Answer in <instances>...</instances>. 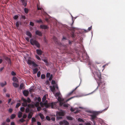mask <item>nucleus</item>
<instances>
[{
  "instance_id": "40",
  "label": "nucleus",
  "mask_w": 125,
  "mask_h": 125,
  "mask_svg": "<svg viewBox=\"0 0 125 125\" xmlns=\"http://www.w3.org/2000/svg\"><path fill=\"white\" fill-rule=\"evenodd\" d=\"M35 105L36 107H38L39 105V103L38 102H37L35 104Z\"/></svg>"
},
{
  "instance_id": "24",
  "label": "nucleus",
  "mask_w": 125,
  "mask_h": 125,
  "mask_svg": "<svg viewBox=\"0 0 125 125\" xmlns=\"http://www.w3.org/2000/svg\"><path fill=\"white\" fill-rule=\"evenodd\" d=\"M16 115L15 114H12L10 116V118L13 119L15 118L16 117Z\"/></svg>"
},
{
  "instance_id": "50",
  "label": "nucleus",
  "mask_w": 125,
  "mask_h": 125,
  "mask_svg": "<svg viewBox=\"0 0 125 125\" xmlns=\"http://www.w3.org/2000/svg\"><path fill=\"white\" fill-rule=\"evenodd\" d=\"M11 74L13 76H15L16 75V73L13 71H12L11 72Z\"/></svg>"
},
{
  "instance_id": "43",
  "label": "nucleus",
  "mask_w": 125,
  "mask_h": 125,
  "mask_svg": "<svg viewBox=\"0 0 125 125\" xmlns=\"http://www.w3.org/2000/svg\"><path fill=\"white\" fill-rule=\"evenodd\" d=\"M41 75V72L40 71H38L37 73V76L38 77H40Z\"/></svg>"
},
{
  "instance_id": "36",
  "label": "nucleus",
  "mask_w": 125,
  "mask_h": 125,
  "mask_svg": "<svg viewBox=\"0 0 125 125\" xmlns=\"http://www.w3.org/2000/svg\"><path fill=\"white\" fill-rule=\"evenodd\" d=\"M36 58L39 60L40 61L41 60V58L38 55H36L35 56Z\"/></svg>"
},
{
  "instance_id": "52",
  "label": "nucleus",
  "mask_w": 125,
  "mask_h": 125,
  "mask_svg": "<svg viewBox=\"0 0 125 125\" xmlns=\"http://www.w3.org/2000/svg\"><path fill=\"white\" fill-rule=\"evenodd\" d=\"M52 74H51L50 76V78H49V80L50 81H51L52 79Z\"/></svg>"
},
{
  "instance_id": "3",
  "label": "nucleus",
  "mask_w": 125,
  "mask_h": 125,
  "mask_svg": "<svg viewBox=\"0 0 125 125\" xmlns=\"http://www.w3.org/2000/svg\"><path fill=\"white\" fill-rule=\"evenodd\" d=\"M48 101L47 100L43 104L44 106L47 108H48L51 106L52 108H53L54 106L55 105V103L52 102L51 103H48Z\"/></svg>"
},
{
  "instance_id": "38",
  "label": "nucleus",
  "mask_w": 125,
  "mask_h": 125,
  "mask_svg": "<svg viewBox=\"0 0 125 125\" xmlns=\"http://www.w3.org/2000/svg\"><path fill=\"white\" fill-rule=\"evenodd\" d=\"M51 75H50V74L49 73H47L46 77L47 78H48L50 77Z\"/></svg>"
},
{
  "instance_id": "35",
  "label": "nucleus",
  "mask_w": 125,
  "mask_h": 125,
  "mask_svg": "<svg viewBox=\"0 0 125 125\" xmlns=\"http://www.w3.org/2000/svg\"><path fill=\"white\" fill-rule=\"evenodd\" d=\"M19 121L21 123H23L25 121V120L23 118H21L19 120Z\"/></svg>"
},
{
  "instance_id": "8",
  "label": "nucleus",
  "mask_w": 125,
  "mask_h": 125,
  "mask_svg": "<svg viewBox=\"0 0 125 125\" xmlns=\"http://www.w3.org/2000/svg\"><path fill=\"white\" fill-rule=\"evenodd\" d=\"M26 35L29 36L30 38L32 37V34L29 31H26Z\"/></svg>"
},
{
  "instance_id": "20",
  "label": "nucleus",
  "mask_w": 125,
  "mask_h": 125,
  "mask_svg": "<svg viewBox=\"0 0 125 125\" xmlns=\"http://www.w3.org/2000/svg\"><path fill=\"white\" fill-rule=\"evenodd\" d=\"M7 84L6 82H5L4 83H0V85H1L2 87L4 86L5 85H6Z\"/></svg>"
},
{
  "instance_id": "30",
  "label": "nucleus",
  "mask_w": 125,
  "mask_h": 125,
  "mask_svg": "<svg viewBox=\"0 0 125 125\" xmlns=\"http://www.w3.org/2000/svg\"><path fill=\"white\" fill-rule=\"evenodd\" d=\"M24 87V84L23 83H21L20 85V89H22Z\"/></svg>"
},
{
  "instance_id": "39",
  "label": "nucleus",
  "mask_w": 125,
  "mask_h": 125,
  "mask_svg": "<svg viewBox=\"0 0 125 125\" xmlns=\"http://www.w3.org/2000/svg\"><path fill=\"white\" fill-rule=\"evenodd\" d=\"M77 120H78V121L79 122H84V121L82 119L80 118H78Z\"/></svg>"
},
{
  "instance_id": "58",
  "label": "nucleus",
  "mask_w": 125,
  "mask_h": 125,
  "mask_svg": "<svg viewBox=\"0 0 125 125\" xmlns=\"http://www.w3.org/2000/svg\"><path fill=\"white\" fill-rule=\"evenodd\" d=\"M55 81L52 80V84H55Z\"/></svg>"
},
{
  "instance_id": "13",
  "label": "nucleus",
  "mask_w": 125,
  "mask_h": 125,
  "mask_svg": "<svg viewBox=\"0 0 125 125\" xmlns=\"http://www.w3.org/2000/svg\"><path fill=\"white\" fill-rule=\"evenodd\" d=\"M50 87L51 91L52 92H54L55 91V86L53 85L52 86H50Z\"/></svg>"
},
{
  "instance_id": "1",
  "label": "nucleus",
  "mask_w": 125,
  "mask_h": 125,
  "mask_svg": "<svg viewBox=\"0 0 125 125\" xmlns=\"http://www.w3.org/2000/svg\"><path fill=\"white\" fill-rule=\"evenodd\" d=\"M93 74L94 75V77L95 79V78L96 76H97L98 78V80H97V83L98 84V86L96 88L97 89L98 88V87L101 85V84L102 83L103 85H104L105 84L104 83L102 82L101 81L102 78L101 76V74L100 72H94Z\"/></svg>"
},
{
  "instance_id": "25",
  "label": "nucleus",
  "mask_w": 125,
  "mask_h": 125,
  "mask_svg": "<svg viewBox=\"0 0 125 125\" xmlns=\"http://www.w3.org/2000/svg\"><path fill=\"white\" fill-rule=\"evenodd\" d=\"M24 11L25 13L27 14L29 12V10L28 9L26 8H25L24 9Z\"/></svg>"
},
{
  "instance_id": "29",
  "label": "nucleus",
  "mask_w": 125,
  "mask_h": 125,
  "mask_svg": "<svg viewBox=\"0 0 125 125\" xmlns=\"http://www.w3.org/2000/svg\"><path fill=\"white\" fill-rule=\"evenodd\" d=\"M42 60L46 63V65H48V63L47 61V60L46 59H43Z\"/></svg>"
},
{
  "instance_id": "31",
  "label": "nucleus",
  "mask_w": 125,
  "mask_h": 125,
  "mask_svg": "<svg viewBox=\"0 0 125 125\" xmlns=\"http://www.w3.org/2000/svg\"><path fill=\"white\" fill-rule=\"evenodd\" d=\"M58 100L59 102H62V98L60 96L58 97Z\"/></svg>"
},
{
  "instance_id": "63",
  "label": "nucleus",
  "mask_w": 125,
  "mask_h": 125,
  "mask_svg": "<svg viewBox=\"0 0 125 125\" xmlns=\"http://www.w3.org/2000/svg\"><path fill=\"white\" fill-rule=\"evenodd\" d=\"M43 104V103H42V102H41L40 103V105L42 107L44 106V105Z\"/></svg>"
},
{
  "instance_id": "57",
  "label": "nucleus",
  "mask_w": 125,
  "mask_h": 125,
  "mask_svg": "<svg viewBox=\"0 0 125 125\" xmlns=\"http://www.w3.org/2000/svg\"><path fill=\"white\" fill-rule=\"evenodd\" d=\"M21 18H23L24 19H26V17L25 16L22 15H21Z\"/></svg>"
},
{
  "instance_id": "4",
  "label": "nucleus",
  "mask_w": 125,
  "mask_h": 125,
  "mask_svg": "<svg viewBox=\"0 0 125 125\" xmlns=\"http://www.w3.org/2000/svg\"><path fill=\"white\" fill-rule=\"evenodd\" d=\"M22 100L23 102V103H22V105L24 107H25L27 106V102L29 103L31 102V100L29 97L27 98V100L23 98H22Z\"/></svg>"
},
{
  "instance_id": "41",
  "label": "nucleus",
  "mask_w": 125,
  "mask_h": 125,
  "mask_svg": "<svg viewBox=\"0 0 125 125\" xmlns=\"http://www.w3.org/2000/svg\"><path fill=\"white\" fill-rule=\"evenodd\" d=\"M21 105V104L20 103H18L16 104V107L17 108H18Z\"/></svg>"
},
{
  "instance_id": "62",
  "label": "nucleus",
  "mask_w": 125,
  "mask_h": 125,
  "mask_svg": "<svg viewBox=\"0 0 125 125\" xmlns=\"http://www.w3.org/2000/svg\"><path fill=\"white\" fill-rule=\"evenodd\" d=\"M43 40L46 43H47V40H46L45 38H44Z\"/></svg>"
},
{
  "instance_id": "23",
  "label": "nucleus",
  "mask_w": 125,
  "mask_h": 125,
  "mask_svg": "<svg viewBox=\"0 0 125 125\" xmlns=\"http://www.w3.org/2000/svg\"><path fill=\"white\" fill-rule=\"evenodd\" d=\"M34 74L36 73L38 71V69L37 68H35L33 70Z\"/></svg>"
},
{
  "instance_id": "60",
  "label": "nucleus",
  "mask_w": 125,
  "mask_h": 125,
  "mask_svg": "<svg viewBox=\"0 0 125 125\" xmlns=\"http://www.w3.org/2000/svg\"><path fill=\"white\" fill-rule=\"evenodd\" d=\"M51 119L53 121H55V118L54 117H52L51 118Z\"/></svg>"
},
{
  "instance_id": "32",
  "label": "nucleus",
  "mask_w": 125,
  "mask_h": 125,
  "mask_svg": "<svg viewBox=\"0 0 125 125\" xmlns=\"http://www.w3.org/2000/svg\"><path fill=\"white\" fill-rule=\"evenodd\" d=\"M78 87V86L74 90H73L72 92L69 93V95H70L71 94L73 93V92L77 89Z\"/></svg>"
},
{
  "instance_id": "56",
  "label": "nucleus",
  "mask_w": 125,
  "mask_h": 125,
  "mask_svg": "<svg viewBox=\"0 0 125 125\" xmlns=\"http://www.w3.org/2000/svg\"><path fill=\"white\" fill-rule=\"evenodd\" d=\"M30 25L31 26H33L34 25V23L32 22H30Z\"/></svg>"
},
{
  "instance_id": "9",
  "label": "nucleus",
  "mask_w": 125,
  "mask_h": 125,
  "mask_svg": "<svg viewBox=\"0 0 125 125\" xmlns=\"http://www.w3.org/2000/svg\"><path fill=\"white\" fill-rule=\"evenodd\" d=\"M35 34L36 35L40 36H42V33L41 31L38 30H37L36 31Z\"/></svg>"
},
{
  "instance_id": "53",
  "label": "nucleus",
  "mask_w": 125,
  "mask_h": 125,
  "mask_svg": "<svg viewBox=\"0 0 125 125\" xmlns=\"http://www.w3.org/2000/svg\"><path fill=\"white\" fill-rule=\"evenodd\" d=\"M63 106L64 107H68V106L67 104H63Z\"/></svg>"
},
{
  "instance_id": "22",
  "label": "nucleus",
  "mask_w": 125,
  "mask_h": 125,
  "mask_svg": "<svg viewBox=\"0 0 125 125\" xmlns=\"http://www.w3.org/2000/svg\"><path fill=\"white\" fill-rule=\"evenodd\" d=\"M22 113L20 112H19L18 114V117L19 118H21L22 116Z\"/></svg>"
},
{
  "instance_id": "19",
  "label": "nucleus",
  "mask_w": 125,
  "mask_h": 125,
  "mask_svg": "<svg viewBox=\"0 0 125 125\" xmlns=\"http://www.w3.org/2000/svg\"><path fill=\"white\" fill-rule=\"evenodd\" d=\"M39 115L42 120H43L44 119V117L42 114L41 113H40L39 114Z\"/></svg>"
},
{
  "instance_id": "12",
  "label": "nucleus",
  "mask_w": 125,
  "mask_h": 125,
  "mask_svg": "<svg viewBox=\"0 0 125 125\" xmlns=\"http://www.w3.org/2000/svg\"><path fill=\"white\" fill-rule=\"evenodd\" d=\"M41 28L44 29H47L48 28V27L47 25H41L40 26Z\"/></svg>"
},
{
  "instance_id": "34",
  "label": "nucleus",
  "mask_w": 125,
  "mask_h": 125,
  "mask_svg": "<svg viewBox=\"0 0 125 125\" xmlns=\"http://www.w3.org/2000/svg\"><path fill=\"white\" fill-rule=\"evenodd\" d=\"M41 77L42 79H44L45 78V75L44 74H42L41 75Z\"/></svg>"
},
{
  "instance_id": "10",
  "label": "nucleus",
  "mask_w": 125,
  "mask_h": 125,
  "mask_svg": "<svg viewBox=\"0 0 125 125\" xmlns=\"http://www.w3.org/2000/svg\"><path fill=\"white\" fill-rule=\"evenodd\" d=\"M23 93L25 96L27 97L28 96L29 92L28 91L24 90L23 92Z\"/></svg>"
},
{
  "instance_id": "47",
  "label": "nucleus",
  "mask_w": 125,
  "mask_h": 125,
  "mask_svg": "<svg viewBox=\"0 0 125 125\" xmlns=\"http://www.w3.org/2000/svg\"><path fill=\"white\" fill-rule=\"evenodd\" d=\"M30 109L29 108H27L25 109V111L26 113H28L29 112Z\"/></svg>"
},
{
  "instance_id": "21",
  "label": "nucleus",
  "mask_w": 125,
  "mask_h": 125,
  "mask_svg": "<svg viewBox=\"0 0 125 125\" xmlns=\"http://www.w3.org/2000/svg\"><path fill=\"white\" fill-rule=\"evenodd\" d=\"M13 86L15 88H17L19 87V85L17 83H13Z\"/></svg>"
},
{
  "instance_id": "46",
  "label": "nucleus",
  "mask_w": 125,
  "mask_h": 125,
  "mask_svg": "<svg viewBox=\"0 0 125 125\" xmlns=\"http://www.w3.org/2000/svg\"><path fill=\"white\" fill-rule=\"evenodd\" d=\"M53 39L54 40V41L55 42H56V43H58V41H57V39L56 37H53Z\"/></svg>"
},
{
  "instance_id": "33",
  "label": "nucleus",
  "mask_w": 125,
  "mask_h": 125,
  "mask_svg": "<svg viewBox=\"0 0 125 125\" xmlns=\"http://www.w3.org/2000/svg\"><path fill=\"white\" fill-rule=\"evenodd\" d=\"M60 94V93L57 92L55 94V96L56 97H57L58 96V97L59 96V95Z\"/></svg>"
},
{
  "instance_id": "59",
  "label": "nucleus",
  "mask_w": 125,
  "mask_h": 125,
  "mask_svg": "<svg viewBox=\"0 0 125 125\" xmlns=\"http://www.w3.org/2000/svg\"><path fill=\"white\" fill-rule=\"evenodd\" d=\"M25 39L28 42H29V38L28 37H27Z\"/></svg>"
},
{
  "instance_id": "48",
  "label": "nucleus",
  "mask_w": 125,
  "mask_h": 125,
  "mask_svg": "<svg viewBox=\"0 0 125 125\" xmlns=\"http://www.w3.org/2000/svg\"><path fill=\"white\" fill-rule=\"evenodd\" d=\"M46 119L48 121H50V117L48 116H46Z\"/></svg>"
},
{
  "instance_id": "6",
  "label": "nucleus",
  "mask_w": 125,
  "mask_h": 125,
  "mask_svg": "<svg viewBox=\"0 0 125 125\" xmlns=\"http://www.w3.org/2000/svg\"><path fill=\"white\" fill-rule=\"evenodd\" d=\"M59 123L60 125H69V122L65 120L61 121Z\"/></svg>"
},
{
  "instance_id": "5",
  "label": "nucleus",
  "mask_w": 125,
  "mask_h": 125,
  "mask_svg": "<svg viewBox=\"0 0 125 125\" xmlns=\"http://www.w3.org/2000/svg\"><path fill=\"white\" fill-rule=\"evenodd\" d=\"M27 63L29 65H32V66L35 67H37L38 65L33 61L30 59H29L27 61Z\"/></svg>"
},
{
  "instance_id": "14",
  "label": "nucleus",
  "mask_w": 125,
  "mask_h": 125,
  "mask_svg": "<svg viewBox=\"0 0 125 125\" xmlns=\"http://www.w3.org/2000/svg\"><path fill=\"white\" fill-rule=\"evenodd\" d=\"M57 114L60 116H63L64 115V114L62 112H57Z\"/></svg>"
},
{
  "instance_id": "26",
  "label": "nucleus",
  "mask_w": 125,
  "mask_h": 125,
  "mask_svg": "<svg viewBox=\"0 0 125 125\" xmlns=\"http://www.w3.org/2000/svg\"><path fill=\"white\" fill-rule=\"evenodd\" d=\"M12 80L14 82H17L18 80L17 78L15 77H13L12 78Z\"/></svg>"
},
{
  "instance_id": "11",
  "label": "nucleus",
  "mask_w": 125,
  "mask_h": 125,
  "mask_svg": "<svg viewBox=\"0 0 125 125\" xmlns=\"http://www.w3.org/2000/svg\"><path fill=\"white\" fill-rule=\"evenodd\" d=\"M36 52L39 55H42V52L41 49H37L36 50Z\"/></svg>"
},
{
  "instance_id": "55",
  "label": "nucleus",
  "mask_w": 125,
  "mask_h": 125,
  "mask_svg": "<svg viewBox=\"0 0 125 125\" xmlns=\"http://www.w3.org/2000/svg\"><path fill=\"white\" fill-rule=\"evenodd\" d=\"M27 116L26 114H24L22 116V118H23L25 119L26 118Z\"/></svg>"
},
{
  "instance_id": "61",
  "label": "nucleus",
  "mask_w": 125,
  "mask_h": 125,
  "mask_svg": "<svg viewBox=\"0 0 125 125\" xmlns=\"http://www.w3.org/2000/svg\"><path fill=\"white\" fill-rule=\"evenodd\" d=\"M9 112L11 113L12 111V110L11 109H9Z\"/></svg>"
},
{
  "instance_id": "37",
  "label": "nucleus",
  "mask_w": 125,
  "mask_h": 125,
  "mask_svg": "<svg viewBox=\"0 0 125 125\" xmlns=\"http://www.w3.org/2000/svg\"><path fill=\"white\" fill-rule=\"evenodd\" d=\"M46 99V96L45 95H44L43 97L42 98V101L44 102Z\"/></svg>"
},
{
  "instance_id": "16",
  "label": "nucleus",
  "mask_w": 125,
  "mask_h": 125,
  "mask_svg": "<svg viewBox=\"0 0 125 125\" xmlns=\"http://www.w3.org/2000/svg\"><path fill=\"white\" fill-rule=\"evenodd\" d=\"M34 91V89L33 87H31L29 90V91L30 93L33 92Z\"/></svg>"
},
{
  "instance_id": "44",
  "label": "nucleus",
  "mask_w": 125,
  "mask_h": 125,
  "mask_svg": "<svg viewBox=\"0 0 125 125\" xmlns=\"http://www.w3.org/2000/svg\"><path fill=\"white\" fill-rule=\"evenodd\" d=\"M25 110V108L24 107H21L20 109L21 111L22 112H24Z\"/></svg>"
},
{
  "instance_id": "51",
  "label": "nucleus",
  "mask_w": 125,
  "mask_h": 125,
  "mask_svg": "<svg viewBox=\"0 0 125 125\" xmlns=\"http://www.w3.org/2000/svg\"><path fill=\"white\" fill-rule=\"evenodd\" d=\"M41 109V107L39 106L37 108V110L38 111H40Z\"/></svg>"
},
{
  "instance_id": "49",
  "label": "nucleus",
  "mask_w": 125,
  "mask_h": 125,
  "mask_svg": "<svg viewBox=\"0 0 125 125\" xmlns=\"http://www.w3.org/2000/svg\"><path fill=\"white\" fill-rule=\"evenodd\" d=\"M19 23L18 21H17L16 23V25L17 27L18 28L19 26Z\"/></svg>"
},
{
  "instance_id": "42",
  "label": "nucleus",
  "mask_w": 125,
  "mask_h": 125,
  "mask_svg": "<svg viewBox=\"0 0 125 125\" xmlns=\"http://www.w3.org/2000/svg\"><path fill=\"white\" fill-rule=\"evenodd\" d=\"M37 6L38 10H40L42 11V10H43V9L42 8L40 7L39 6H38V5H37Z\"/></svg>"
},
{
  "instance_id": "45",
  "label": "nucleus",
  "mask_w": 125,
  "mask_h": 125,
  "mask_svg": "<svg viewBox=\"0 0 125 125\" xmlns=\"http://www.w3.org/2000/svg\"><path fill=\"white\" fill-rule=\"evenodd\" d=\"M19 17V16L17 15H15L13 17V18L15 20L17 19Z\"/></svg>"
},
{
  "instance_id": "64",
  "label": "nucleus",
  "mask_w": 125,
  "mask_h": 125,
  "mask_svg": "<svg viewBox=\"0 0 125 125\" xmlns=\"http://www.w3.org/2000/svg\"><path fill=\"white\" fill-rule=\"evenodd\" d=\"M37 125H41V123L38 121L37 122Z\"/></svg>"
},
{
  "instance_id": "15",
  "label": "nucleus",
  "mask_w": 125,
  "mask_h": 125,
  "mask_svg": "<svg viewBox=\"0 0 125 125\" xmlns=\"http://www.w3.org/2000/svg\"><path fill=\"white\" fill-rule=\"evenodd\" d=\"M21 1L23 5L25 7L27 5V3L25 0H21Z\"/></svg>"
},
{
  "instance_id": "2",
  "label": "nucleus",
  "mask_w": 125,
  "mask_h": 125,
  "mask_svg": "<svg viewBox=\"0 0 125 125\" xmlns=\"http://www.w3.org/2000/svg\"><path fill=\"white\" fill-rule=\"evenodd\" d=\"M30 42L31 44L33 45H35L38 48L40 47V43L36 40L33 39H30Z\"/></svg>"
},
{
  "instance_id": "7",
  "label": "nucleus",
  "mask_w": 125,
  "mask_h": 125,
  "mask_svg": "<svg viewBox=\"0 0 125 125\" xmlns=\"http://www.w3.org/2000/svg\"><path fill=\"white\" fill-rule=\"evenodd\" d=\"M98 114L97 113H94L93 114L91 115V119L92 121H93L95 119L97 115H98Z\"/></svg>"
},
{
  "instance_id": "28",
  "label": "nucleus",
  "mask_w": 125,
  "mask_h": 125,
  "mask_svg": "<svg viewBox=\"0 0 125 125\" xmlns=\"http://www.w3.org/2000/svg\"><path fill=\"white\" fill-rule=\"evenodd\" d=\"M32 114L31 113H29L28 114V117L29 119H30L32 117Z\"/></svg>"
},
{
  "instance_id": "18",
  "label": "nucleus",
  "mask_w": 125,
  "mask_h": 125,
  "mask_svg": "<svg viewBox=\"0 0 125 125\" xmlns=\"http://www.w3.org/2000/svg\"><path fill=\"white\" fill-rule=\"evenodd\" d=\"M105 88L104 87H103V86L101 87V92H104V93H105V91H104H104H105Z\"/></svg>"
},
{
  "instance_id": "27",
  "label": "nucleus",
  "mask_w": 125,
  "mask_h": 125,
  "mask_svg": "<svg viewBox=\"0 0 125 125\" xmlns=\"http://www.w3.org/2000/svg\"><path fill=\"white\" fill-rule=\"evenodd\" d=\"M66 118L69 120H73V117L70 116H67L66 117Z\"/></svg>"
},
{
  "instance_id": "17",
  "label": "nucleus",
  "mask_w": 125,
  "mask_h": 125,
  "mask_svg": "<svg viewBox=\"0 0 125 125\" xmlns=\"http://www.w3.org/2000/svg\"><path fill=\"white\" fill-rule=\"evenodd\" d=\"M36 121V119L35 118L33 117L32 118L31 122L32 124H33V125H34V123Z\"/></svg>"
},
{
  "instance_id": "54",
  "label": "nucleus",
  "mask_w": 125,
  "mask_h": 125,
  "mask_svg": "<svg viewBox=\"0 0 125 125\" xmlns=\"http://www.w3.org/2000/svg\"><path fill=\"white\" fill-rule=\"evenodd\" d=\"M37 100L39 102H40L41 100V99L40 97H38V98H36Z\"/></svg>"
}]
</instances>
